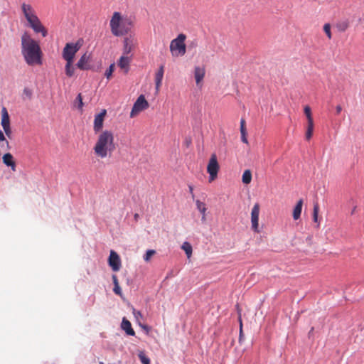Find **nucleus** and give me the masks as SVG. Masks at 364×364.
I'll return each instance as SVG.
<instances>
[{"label": "nucleus", "instance_id": "nucleus-5", "mask_svg": "<svg viewBox=\"0 0 364 364\" xmlns=\"http://www.w3.org/2000/svg\"><path fill=\"white\" fill-rule=\"evenodd\" d=\"M186 36L183 33L179 34L176 38L171 41L170 50L173 56H183L186 54V47L185 41Z\"/></svg>", "mask_w": 364, "mask_h": 364}, {"label": "nucleus", "instance_id": "nucleus-37", "mask_svg": "<svg viewBox=\"0 0 364 364\" xmlns=\"http://www.w3.org/2000/svg\"><path fill=\"white\" fill-rule=\"evenodd\" d=\"M133 314L135 316L136 319H139V318L142 317V314L140 311L133 309Z\"/></svg>", "mask_w": 364, "mask_h": 364}, {"label": "nucleus", "instance_id": "nucleus-29", "mask_svg": "<svg viewBox=\"0 0 364 364\" xmlns=\"http://www.w3.org/2000/svg\"><path fill=\"white\" fill-rule=\"evenodd\" d=\"M156 254V251L154 250H149L146 251V254L144 255V259L145 262H148L150 261L152 256Z\"/></svg>", "mask_w": 364, "mask_h": 364}, {"label": "nucleus", "instance_id": "nucleus-16", "mask_svg": "<svg viewBox=\"0 0 364 364\" xmlns=\"http://www.w3.org/2000/svg\"><path fill=\"white\" fill-rule=\"evenodd\" d=\"M3 163L11 167V170L13 171H16V163L14 160V157L11 154L6 153L2 157Z\"/></svg>", "mask_w": 364, "mask_h": 364}, {"label": "nucleus", "instance_id": "nucleus-8", "mask_svg": "<svg viewBox=\"0 0 364 364\" xmlns=\"http://www.w3.org/2000/svg\"><path fill=\"white\" fill-rule=\"evenodd\" d=\"M220 166L218 162L217 156L213 154L207 166V172L209 173V182L213 181L218 176Z\"/></svg>", "mask_w": 364, "mask_h": 364}, {"label": "nucleus", "instance_id": "nucleus-17", "mask_svg": "<svg viewBox=\"0 0 364 364\" xmlns=\"http://www.w3.org/2000/svg\"><path fill=\"white\" fill-rule=\"evenodd\" d=\"M205 68L196 66L194 69V77L197 85H199L205 76Z\"/></svg>", "mask_w": 364, "mask_h": 364}, {"label": "nucleus", "instance_id": "nucleus-19", "mask_svg": "<svg viewBox=\"0 0 364 364\" xmlns=\"http://www.w3.org/2000/svg\"><path fill=\"white\" fill-rule=\"evenodd\" d=\"M302 205H303V200H302V199H300L297 202L296 205H295V207L293 210V218L295 220H298L301 216Z\"/></svg>", "mask_w": 364, "mask_h": 364}, {"label": "nucleus", "instance_id": "nucleus-44", "mask_svg": "<svg viewBox=\"0 0 364 364\" xmlns=\"http://www.w3.org/2000/svg\"><path fill=\"white\" fill-rule=\"evenodd\" d=\"M202 221L205 222V220H206V218H205V213H204V215H202V218H201Z\"/></svg>", "mask_w": 364, "mask_h": 364}, {"label": "nucleus", "instance_id": "nucleus-10", "mask_svg": "<svg viewBox=\"0 0 364 364\" xmlns=\"http://www.w3.org/2000/svg\"><path fill=\"white\" fill-rule=\"evenodd\" d=\"M108 264L114 272H117L121 268V259L119 255L114 250L110 251Z\"/></svg>", "mask_w": 364, "mask_h": 364}, {"label": "nucleus", "instance_id": "nucleus-42", "mask_svg": "<svg viewBox=\"0 0 364 364\" xmlns=\"http://www.w3.org/2000/svg\"><path fill=\"white\" fill-rule=\"evenodd\" d=\"M188 188H189V191H190L191 194L192 195V197L193 198L194 197L193 188L192 186H189Z\"/></svg>", "mask_w": 364, "mask_h": 364}, {"label": "nucleus", "instance_id": "nucleus-28", "mask_svg": "<svg viewBox=\"0 0 364 364\" xmlns=\"http://www.w3.org/2000/svg\"><path fill=\"white\" fill-rule=\"evenodd\" d=\"M138 356L143 364H150V359L145 355L143 351L139 352Z\"/></svg>", "mask_w": 364, "mask_h": 364}, {"label": "nucleus", "instance_id": "nucleus-45", "mask_svg": "<svg viewBox=\"0 0 364 364\" xmlns=\"http://www.w3.org/2000/svg\"><path fill=\"white\" fill-rule=\"evenodd\" d=\"M138 218H139V215H138L137 213H136V214L134 215V219H135L136 220H138Z\"/></svg>", "mask_w": 364, "mask_h": 364}, {"label": "nucleus", "instance_id": "nucleus-41", "mask_svg": "<svg viewBox=\"0 0 364 364\" xmlns=\"http://www.w3.org/2000/svg\"><path fill=\"white\" fill-rule=\"evenodd\" d=\"M6 135L9 137V138H11V134H12V131L11 129V130H9V131H6L5 132Z\"/></svg>", "mask_w": 364, "mask_h": 364}, {"label": "nucleus", "instance_id": "nucleus-48", "mask_svg": "<svg viewBox=\"0 0 364 364\" xmlns=\"http://www.w3.org/2000/svg\"><path fill=\"white\" fill-rule=\"evenodd\" d=\"M99 364H104V363L103 362H100Z\"/></svg>", "mask_w": 364, "mask_h": 364}, {"label": "nucleus", "instance_id": "nucleus-21", "mask_svg": "<svg viewBox=\"0 0 364 364\" xmlns=\"http://www.w3.org/2000/svg\"><path fill=\"white\" fill-rule=\"evenodd\" d=\"M314 119L307 121V127L305 137L306 140H310L314 132Z\"/></svg>", "mask_w": 364, "mask_h": 364}, {"label": "nucleus", "instance_id": "nucleus-43", "mask_svg": "<svg viewBox=\"0 0 364 364\" xmlns=\"http://www.w3.org/2000/svg\"><path fill=\"white\" fill-rule=\"evenodd\" d=\"M240 341L241 340V336H242V322H241V319L240 318Z\"/></svg>", "mask_w": 364, "mask_h": 364}, {"label": "nucleus", "instance_id": "nucleus-18", "mask_svg": "<svg viewBox=\"0 0 364 364\" xmlns=\"http://www.w3.org/2000/svg\"><path fill=\"white\" fill-rule=\"evenodd\" d=\"M121 327L127 335L134 336L135 332L132 328V324L126 318H123Z\"/></svg>", "mask_w": 364, "mask_h": 364}, {"label": "nucleus", "instance_id": "nucleus-22", "mask_svg": "<svg viewBox=\"0 0 364 364\" xmlns=\"http://www.w3.org/2000/svg\"><path fill=\"white\" fill-rule=\"evenodd\" d=\"M10 124V119L8 112L5 107L1 110V126L4 127Z\"/></svg>", "mask_w": 364, "mask_h": 364}, {"label": "nucleus", "instance_id": "nucleus-12", "mask_svg": "<svg viewBox=\"0 0 364 364\" xmlns=\"http://www.w3.org/2000/svg\"><path fill=\"white\" fill-rule=\"evenodd\" d=\"M90 54L85 53L80 57L76 64V66L82 70H89L90 68Z\"/></svg>", "mask_w": 364, "mask_h": 364}, {"label": "nucleus", "instance_id": "nucleus-26", "mask_svg": "<svg viewBox=\"0 0 364 364\" xmlns=\"http://www.w3.org/2000/svg\"><path fill=\"white\" fill-rule=\"evenodd\" d=\"M318 212H319V206H318V203H316L314 204V210H313V220L315 222V223H317L318 225H317V227L318 228L319 226V223H318Z\"/></svg>", "mask_w": 364, "mask_h": 364}, {"label": "nucleus", "instance_id": "nucleus-3", "mask_svg": "<svg viewBox=\"0 0 364 364\" xmlns=\"http://www.w3.org/2000/svg\"><path fill=\"white\" fill-rule=\"evenodd\" d=\"M134 26V19L124 16L119 11H114L109 21V28L114 36H124L128 34Z\"/></svg>", "mask_w": 364, "mask_h": 364}, {"label": "nucleus", "instance_id": "nucleus-23", "mask_svg": "<svg viewBox=\"0 0 364 364\" xmlns=\"http://www.w3.org/2000/svg\"><path fill=\"white\" fill-rule=\"evenodd\" d=\"M112 281L114 284L113 291L119 296H122V290L119 284L117 277L115 274L112 275Z\"/></svg>", "mask_w": 364, "mask_h": 364}, {"label": "nucleus", "instance_id": "nucleus-14", "mask_svg": "<svg viewBox=\"0 0 364 364\" xmlns=\"http://www.w3.org/2000/svg\"><path fill=\"white\" fill-rule=\"evenodd\" d=\"M164 66L161 65L158 70V71L155 74V84H156V91L158 92L161 86L162 80L164 77Z\"/></svg>", "mask_w": 364, "mask_h": 364}, {"label": "nucleus", "instance_id": "nucleus-24", "mask_svg": "<svg viewBox=\"0 0 364 364\" xmlns=\"http://www.w3.org/2000/svg\"><path fill=\"white\" fill-rule=\"evenodd\" d=\"M181 248L186 252L187 257L190 258L192 255V246L188 242H184L181 246Z\"/></svg>", "mask_w": 364, "mask_h": 364}, {"label": "nucleus", "instance_id": "nucleus-40", "mask_svg": "<svg viewBox=\"0 0 364 364\" xmlns=\"http://www.w3.org/2000/svg\"><path fill=\"white\" fill-rule=\"evenodd\" d=\"M3 129H4V131L6 132V131H9V130H11V127H10V124L9 125H6V126H4V127H2Z\"/></svg>", "mask_w": 364, "mask_h": 364}, {"label": "nucleus", "instance_id": "nucleus-35", "mask_svg": "<svg viewBox=\"0 0 364 364\" xmlns=\"http://www.w3.org/2000/svg\"><path fill=\"white\" fill-rule=\"evenodd\" d=\"M240 133H247L245 120L244 119H241L240 120Z\"/></svg>", "mask_w": 364, "mask_h": 364}, {"label": "nucleus", "instance_id": "nucleus-36", "mask_svg": "<svg viewBox=\"0 0 364 364\" xmlns=\"http://www.w3.org/2000/svg\"><path fill=\"white\" fill-rule=\"evenodd\" d=\"M23 95H25L28 99H31L32 97V92L31 90L25 88L23 90Z\"/></svg>", "mask_w": 364, "mask_h": 364}, {"label": "nucleus", "instance_id": "nucleus-4", "mask_svg": "<svg viewBox=\"0 0 364 364\" xmlns=\"http://www.w3.org/2000/svg\"><path fill=\"white\" fill-rule=\"evenodd\" d=\"M21 11L28 22V26L32 28L36 33H41L43 37L47 36V29L41 23L35 9L31 4L25 2L22 3Z\"/></svg>", "mask_w": 364, "mask_h": 364}, {"label": "nucleus", "instance_id": "nucleus-1", "mask_svg": "<svg viewBox=\"0 0 364 364\" xmlns=\"http://www.w3.org/2000/svg\"><path fill=\"white\" fill-rule=\"evenodd\" d=\"M21 55L28 65L43 64V52L40 44L28 32H24L21 37Z\"/></svg>", "mask_w": 364, "mask_h": 364}, {"label": "nucleus", "instance_id": "nucleus-25", "mask_svg": "<svg viewBox=\"0 0 364 364\" xmlns=\"http://www.w3.org/2000/svg\"><path fill=\"white\" fill-rule=\"evenodd\" d=\"M242 183L245 184H249L252 181V173L250 170H245L242 177Z\"/></svg>", "mask_w": 364, "mask_h": 364}, {"label": "nucleus", "instance_id": "nucleus-31", "mask_svg": "<svg viewBox=\"0 0 364 364\" xmlns=\"http://www.w3.org/2000/svg\"><path fill=\"white\" fill-rule=\"evenodd\" d=\"M323 31L326 34L328 39L332 38V34L331 31V25L330 23H325L323 26Z\"/></svg>", "mask_w": 364, "mask_h": 364}, {"label": "nucleus", "instance_id": "nucleus-39", "mask_svg": "<svg viewBox=\"0 0 364 364\" xmlns=\"http://www.w3.org/2000/svg\"><path fill=\"white\" fill-rule=\"evenodd\" d=\"M336 114H339L342 111V107L341 105H337L336 107Z\"/></svg>", "mask_w": 364, "mask_h": 364}, {"label": "nucleus", "instance_id": "nucleus-7", "mask_svg": "<svg viewBox=\"0 0 364 364\" xmlns=\"http://www.w3.org/2000/svg\"><path fill=\"white\" fill-rule=\"evenodd\" d=\"M149 107V102L143 95H141L134 103L130 112V117H135L141 112L146 109Z\"/></svg>", "mask_w": 364, "mask_h": 364}, {"label": "nucleus", "instance_id": "nucleus-6", "mask_svg": "<svg viewBox=\"0 0 364 364\" xmlns=\"http://www.w3.org/2000/svg\"><path fill=\"white\" fill-rule=\"evenodd\" d=\"M82 43L80 40L76 43H68L65 44L63 52L62 57L65 61H74L75 54L80 49Z\"/></svg>", "mask_w": 364, "mask_h": 364}, {"label": "nucleus", "instance_id": "nucleus-27", "mask_svg": "<svg viewBox=\"0 0 364 364\" xmlns=\"http://www.w3.org/2000/svg\"><path fill=\"white\" fill-rule=\"evenodd\" d=\"M196 204L198 210L202 213V215H204L207 210L205 204L199 200H196Z\"/></svg>", "mask_w": 364, "mask_h": 364}, {"label": "nucleus", "instance_id": "nucleus-9", "mask_svg": "<svg viewBox=\"0 0 364 364\" xmlns=\"http://www.w3.org/2000/svg\"><path fill=\"white\" fill-rule=\"evenodd\" d=\"M260 207L259 203H255L251 212V223L252 230L259 232V215Z\"/></svg>", "mask_w": 364, "mask_h": 364}, {"label": "nucleus", "instance_id": "nucleus-47", "mask_svg": "<svg viewBox=\"0 0 364 364\" xmlns=\"http://www.w3.org/2000/svg\"><path fill=\"white\" fill-rule=\"evenodd\" d=\"M313 331H314V328H311V331H310L309 333H311Z\"/></svg>", "mask_w": 364, "mask_h": 364}, {"label": "nucleus", "instance_id": "nucleus-30", "mask_svg": "<svg viewBox=\"0 0 364 364\" xmlns=\"http://www.w3.org/2000/svg\"><path fill=\"white\" fill-rule=\"evenodd\" d=\"M349 26V23L347 21H342L337 24V28L340 31H345Z\"/></svg>", "mask_w": 364, "mask_h": 364}, {"label": "nucleus", "instance_id": "nucleus-20", "mask_svg": "<svg viewBox=\"0 0 364 364\" xmlns=\"http://www.w3.org/2000/svg\"><path fill=\"white\" fill-rule=\"evenodd\" d=\"M73 62L74 61H66L65 65V75L69 77H73L75 73V68L73 66Z\"/></svg>", "mask_w": 364, "mask_h": 364}, {"label": "nucleus", "instance_id": "nucleus-32", "mask_svg": "<svg viewBox=\"0 0 364 364\" xmlns=\"http://www.w3.org/2000/svg\"><path fill=\"white\" fill-rule=\"evenodd\" d=\"M304 114L307 118V121L309 120H313L312 114H311V110L309 106L306 105L304 107Z\"/></svg>", "mask_w": 364, "mask_h": 364}, {"label": "nucleus", "instance_id": "nucleus-34", "mask_svg": "<svg viewBox=\"0 0 364 364\" xmlns=\"http://www.w3.org/2000/svg\"><path fill=\"white\" fill-rule=\"evenodd\" d=\"M76 102H77V108L80 110L82 109L83 107V102H82V95L79 93L75 99Z\"/></svg>", "mask_w": 364, "mask_h": 364}, {"label": "nucleus", "instance_id": "nucleus-11", "mask_svg": "<svg viewBox=\"0 0 364 364\" xmlns=\"http://www.w3.org/2000/svg\"><path fill=\"white\" fill-rule=\"evenodd\" d=\"M106 114V109H102L99 114L95 116L93 130L95 133H98L102 130Z\"/></svg>", "mask_w": 364, "mask_h": 364}, {"label": "nucleus", "instance_id": "nucleus-13", "mask_svg": "<svg viewBox=\"0 0 364 364\" xmlns=\"http://www.w3.org/2000/svg\"><path fill=\"white\" fill-rule=\"evenodd\" d=\"M123 44V53L124 55H128L134 48L136 43L134 38L130 36L124 38Z\"/></svg>", "mask_w": 364, "mask_h": 364}, {"label": "nucleus", "instance_id": "nucleus-46", "mask_svg": "<svg viewBox=\"0 0 364 364\" xmlns=\"http://www.w3.org/2000/svg\"><path fill=\"white\" fill-rule=\"evenodd\" d=\"M355 207L353 208V210H352V214L355 212Z\"/></svg>", "mask_w": 364, "mask_h": 364}, {"label": "nucleus", "instance_id": "nucleus-2", "mask_svg": "<svg viewBox=\"0 0 364 364\" xmlns=\"http://www.w3.org/2000/svg\"><path fill=\"white\" fill-rule=\"evenodd\" d=\"M115 149L116 144L113 132L107 129L101 131L93 147L96 156L100 159L109 157Z\"/></svg>", "mask_w": 364, "mask_h": 364}, {"label": "nucleus", "instance_id": "nucleus-15", "mask_svg": "<svg viewBox=\"0 0 364 364\" xmlns=\"http://www.w3.org/2000/svg\"><path fill=\"white\" fill-rule=\"evenodd\" d=\"M131 63V58L128 56H121L117 62L118 66L127 73L129 70V65Z\"/></svg>", "mask_w": 364, "mask_h": 364}, {"label": "nucleus", "instance_id": "nucleus-38", "mask_svg": "<svg viewBox=\"0 0 364 364\" xmlns=\"http://www.w3.org/2000/svg\"><path fill=\"white\" fill-rule=\"evenodd\" d=\"M241 140L243 143L248 144L247 133H241Z\"/></svg>", "mask_w": 364, "mask_h": 364}, {"label": "nucleus", "instance_id": "nucleus-33", "mask_svg": "<svg viewBox=\"0 0 364 364\" xmlns=\"http://www.w3.org/2000/svg\"><path fill=\"white\" fill-rule=\"evenodd\" d=\"M114 64L112 63L109 65V68L106 70L105 73V75L106 76V77L107 79H109L110 77L112 76L113 72H114Z\"/></svg>", "mask_w": 364, "mask_h": 364}]
</instances>
